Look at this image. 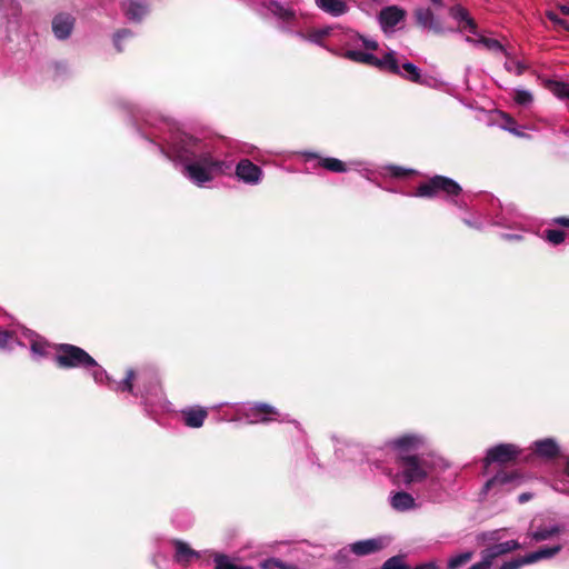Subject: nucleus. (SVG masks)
Here are the masks:
<instances>
[{"instance_id": "de8ad7c7", "label": "nucleus", "mask_w": 569, "mask_h": 569, "mask_svg": "<svg viewBox=\"0 0 569 569\" xmlns=\"http://www.w3.org/2000/svg\"><path fill=\"white\" fill-rule=\"evenodd\" d=\"M362 43V46L367 49H370V50H377L378 48V42L372 40V39H368V38H365L362 36V39L360 41Z\"/></svg>"}, {"instance_id": "423d86ee", "label": "nucleus", "mask_w": 569, "mask_h": 569, "mask_svg": "<svg viewBox=\"0 0 569 569\" xmlns=\"http://www.w3.org/2000/svg\"><path fill=\"white\" fill-rule=\"evenodd\" d=\"M166 123H170L173 127V129L178 130L179 132H182L174 122L168 119H162L157 124H152L150 123V121H147V124L150 126V131L147 133V138L151 142L156 143L158 146L159 151L168 158L167 152L170 150L169 141H172V136Z\"/></svg>"}, {"instance_id": "0eeeda50", "label": "nucleus", "mask_w": 569, "mask_h": 569, "mask_svg": "<svg viewBox=\"0 0 569 569\" xmlns=\"http://www.w3.org/2000/svg\"><path fill=\"white\" fill-rule=\"evenodd\" d=\"M234 176L244 184L257 186L262 181L263 172L259 166L248 159H242L236 164Z\"/></svg>"}, {"instance_id": "69168bd1", "label": "nucleus", "mask_w": 569, "mask_h": 569, "mask_svg": "<svg viewBox=\"0 0 569 569\" xmlns=\"http://www.w3.org/2000/svg\"><path fill=\"white\" fill-rule=\"evenodd\" d=\"M507 238H518L517 236L507 234Z\"/></svg>"}, {"instance_id": "6e6d98bb", "label": "nucleus", "mask_w": 569, "mask_h": 569, "mask_svg": "<svg viewBox=\"0 0 569 569\" xmlns=\"http://www.w3.org/2000/svg\"><path fill=\"white\" fill-rule=\"evenodd\" d=\"M321 37L318 36V33L313 32L311 36H310V40L315 43H318L320 44L321 43Z\"/></svg>"}, {"instance_id": "e433bc0d", "label": "nucleus", "mask_w": 569, "mask_h": 569, "mask_svg": "<svg viewBox=\"0 0 569 569\" xmlns=\"http://www.w3.org/2000/svg\"><path fill=\"white\" fill-rule=\"evenodd\" d=\"M505 69L508 72L521 76L528 69V66L520 60L507 59V61L505 62Z\"/></svg>"}, {"instance_id": "ddd939ff", "label": "nucleus", "mask_w": 569, "mask_h": 569, "mask_svg": "<svg viewBox=\"0 0 569 569\" xmlns=\"http://www.w3.org/2000/svg\"><path fill=\"white\" fill-rule=\"evenodd\" d=\"M385 547V539L381 537L359 540L349 545V550L356 556L362 557L376 553Z\"/></svg>"}, {"instance_id": "393cba45", "label": "nucleus", "mask_w": 569, "mask_h": 569, "mask_svg": "<svg viewBox=\"0 0 569 569\" xmlns=\"http://www.w3.org/2000/svg\"><path fill=\"white\" fill-rule=\"evenodd\" d=\"M536 452L545 458H553L559 452L557 442L552 439H543L535 442Z\"/></svg>"}, {"instance_id": "ea45409f", "label": "nucleus", "mask_w": 569, "mask_h": 569, "mask_svg": "<svg viewBox=\"0 0 569 569\" xmlns=\"http://www.w3.org/2000/svg\"><path fill=\"white\" fill-rule=\"evenodd\" d=\"M133 37V32L129 29H121V30H118L114 34H113V44L116 47V49L120 52L123 50V47H122V41L123 40H127V39H130Z\"/></svg>"}, {"instance_id": "a878e982", "label": "nucleus", "mask_w": 569, "mask_h": 569, "mask_svg": "<svg viewBox=\"0 0 569 569\" xmlns=\"http://www.w3.org/2000/svg\"><path fill=\"white\" fill-rule=\"evenodd\" d=\"M519 548L520 545L517 540H508L501 543H497L490 548H487L485 551L492 560H495L497 557L517 550Z\"/></svg>"}, {"instance_id": "680f3d73", "label": "nucleus", "mask_w": 569, "mask_h": 569, "mask_svg": "<svg viewBox=\"0 0 569 569\" xmlns=\"http://www.w3.org/2000/svg\"><path fill=\"white\" fill-rule=\"evenodd\" d=\"M566 473L569 476V458H568L567 465H566Z\"/></svg>"}, {"instance_id": "774afa93", "label": "nucleus", "mask_w": 569, "mask_h": 569, "mask_svg": "<svg viewBox=\"0 0 569 569\" xmlns=\"http://www.w3.org/2000/svg\"><path fill=\"white\" fill-rule=\"evenodd\" d=\"M567 99L569 100V94H568V98H567Z\"/></svg>"}, {"instance_id": "b1692460", "label": "nucleus", "mask_w": 569, "mask_h": 569, "mask_svg": "<svg viewBox=\"0 0 569 569\" xmlns=\"http://www.w3.org/2000/svg\"><path fill=\"white\" fill-rule=\"evenodd\" d=\"M396 74L415 83H425V80L421 77V70L412 62L400 63V72H397Z\"/></svg>"}, {"instance_id": "13d9d810", "label": "nucleus", "mask_w": 569, "mask_h": 569, "mask_svg": "<svg viewBox=\"0 0 569 569\" xmlns=\"http://www.w3.org/2000/svg\"><path fill=\"white\" fill-rule=\"evenodd\" d=\"M559 10L563 13L569 16V7L568 6H559Z\"/></svg>"}, {"instance_id": "864d4df0", "label": "nucleus", "mask_w": 569, "mask_h": 569, "mask_svg": "<svg viewBox=\"0 0 569 569\" xmlns=\"http://www.w3.org/2000/svg\"><path fill=\"white\" fill-rule=\"evenodd\" d=\"M555 222L565 227H569V218L560 217L555 219Z\"/></svg>"}, {"instance_id": "c9c22d12", "label": "nucleus", "mask_w": 569, "mask_h": 569, "mask_svg": "<svg viewBox=\"0 0 569 569\" xmlns=\"http://www.w3.org/2000/svg\"><path fill=\"white\" fill-rule=\"evenodd\" d=\"M91 369V376L93 378V380L97 382V383H100V385H103V383H110L111 379L110 377L108 376L107 371L96 362V365H92L90 366Z\"/></svg>"}, {"instance_id": "9d476101", "label": "nucleus", "mask_w": 569, "mask_h": 569, "mask_svg": "<svg viewBox=\"0 0 569 569\" xmlns=\"http://www.w3.org/2000/svg\"><path fill=\"white\" fill-rule=\"evenodd\" d=\"M361 63L376 67L390 73L400 72V62L398 61L397 53L393 50L388 51L382 58L365 52Z\"/></svg>"}, {"instance_id": "aec40b11", "label": "nucleus", "mask_w": 569, "mask_h": 569, "mask_svg": "<svg viewBox=\"0 0 569 569\" xmlns=\"http://www.w3.org/2000/svg\"><path fill=\"white\" fill-rule=\"evenodd\" d=\"M181 413L184 425L190 428H200L208 416L207 410L201 407L188 408L182 410Z\"/></svg>"}, {"instance_id": "a18cd8bd", "label": "nucleus", "mask_w": 569, "mask_h": 569, "mask_svg": "<svg viewBox=\"0 0 569 569\" xmlns=\"http://www.w3.org/2000/svg\"><path fill=\"white\" fill-rule=\"evenodd\" d=\"M525 565H528V562L525 561V556H523V557H519V558H516V559L505 562L500 567V569H519Z\"/></svg>"}, {"instance_id": "4c0bfd02", "label": "nucleus", "mask_w": 569, "mask_h": 569, "mask_svg": "<svg viewBox=\"0 0 569 569\" xmlns=\"http://www.w3.org/2000/svg\"><path fill=\"white\" fill-rule=\"evenodd\" d=\"M361 39H362V36L355 31H347V32L340 33V41L343 42L345 46L348 48L359 46Z\"/></svg>"}, {"instance_id": "c756f323", "label": "nucleus", "mask_w": 569, "mask_h": 569, "mask_svg": "<svg viewBox=\"0 0 569 569\" xmlns=\"http://www.w3.org/2000/svg\"><path fill=\"white\" fill-rule=\"evenodd\" d=\"M466 41L469 43H472L473 46L481 44L491 51H499V52L505 51L503 46L496 39H490V38H486V37H479L477 39H473V38L467 37Z\"/></svg>"}, {"instance_id": "e2e57ef3", "label": "nucleus", "mask_w": 569, "mask_h": 569, "mask_svg": "<svg viewBox=\"0 0 569 569\" xmlns=\"http://www.w3.org/2000/svg\"><path fill=\"white\" fill-rule=\"evenodd\" d=\"M287 569H298V568H297V567H295V566H288V565H287Z\"/></svg>"}, {"instance_id": "5701e85b", "label": "nucleus", "mask_w": 569, "mask_h": 569, "mask_svg": "<svg viewBox=\"0 0 569 569\" xmlns=\"http://www.w3.org/2000/svg\"><path fill=\"white\" fill-rule=\"evenodd\" d=\"M561 546L560 545H556L553 547H543V548H540L533 552H530L528 555L525 556V561L528 562V565L530 563H535L537 561H540L542 559H549V558H552L553 556H556L560 550H561Z\"/></svg>"}, {"instance_id": "7c9ffc66", "label": "nucleus", "mask_w": 569, "mask_h": 569, "mask_svg": "<svg viewBox=\"0 0 569 569\" xmlns=\"http://www.w3.org/2000/svg\"><path fill=\"white\" fill-rule=\"evenodd\" d=\"M512 99L515 103L521 107H530L533 103L532 92L522 88L513 89Z\"/></svg>"}, {"instance_id": "6e6552de", "label": "nucleus", "mask_w": 569, "mask_h": 569, "mask_svg": "<svg viewBox=\"0 0 569 569\" xmlns=\"http://www.w3.org/2000/svg\"><path fill=\"white\" fill-rule=\"evenodd\" d=\"M423 445V438L417 435H403L388 443L393 449L399 458V461L403 460V457H413V451Z\"/></svg>"}, {"instance_id": "f8f14e48", "label": "nucleus", "mask_w": 569, "mask_h": 569, "mask_svg": "<svg viewBox=\"0 0 569 569\" xmlns=\"http://www.w3.org/2000/svg\"><path fill=\"white\" fill-rule=\"evenodd\" d=\"M76 19L69 13H59L52 20V31L57 39H68L74 28Z\"/></svg>"}, {"instance_id": "2eb2a0df", "label": "nucleus", "mask_w": 569, "mask_h": 569, "mask_svg": "<svg viewBox=\"0 0 569 569\" xmlns=\"http://www.w3.org/2000/svg\"><path fill=\"white\" fill-rule=\"evenodd\" d=\"M22 340L30 345V350L34 358H41L47 355V342L33 331L21 328Z\"/></svg>"}, {"instance_id": "09e8293b", "label": "nucleus", "mask_w": 569, "mask_h": 569, "mask_svg": "<svg viewBox=\"0 0 569 569\" xmlns=\"http://www.w3.org/2000/svg\"><path fill=\"white\" fill-rule=\"evenodd\" d=\"M502 128H503L505 130L509 131L510 133H512V134L517 136V137H523V136H525V134H523V132H522V131H520V130L518 129V127H517V126H516V127H507V126H502Z\"/></svg>"}, {"instance_id": "1a4fd4ad", "label": "nucleus", "mask_w": 569, "mask_h": 569, "mask_svg": "<svg viewBox=\"0 0 569 569\" xmlns=\"http://www.w3.org/2000/svg\"><path fill=\"white\" fill-rule=\"evenodd\" d=\"M519 453L520 450L517 446L512 443H500L488 449L483 462L486 466L493 462L507 463L515 460Z\"/></svg>"}, {"instance_id": "412c9836", "label": "nucleus", "mask_w": 569, "mask_h": 569, "mask_svg": "<svg viewBox=\"0 0 569 569\" xmlns=\"http://www.w3.org/2000/svg\"><path fill=\"white\" fill-rule=\"evenodd\" d=\"M390 505L397 511H408L416 508L413 497L405 491H398L390 496Z\"/></svg>"}, {"instance_id": "f03ea898", "label": "nucleus", "mask_w": 569, "mask_h": 569, "mask_svg": "<svg viewBox=\"0 0 569 569\" xmlns=\"http://www.w3.org/2000/svg\"><path fill=\"white\" fill-rule=\"evenodd\" d=\"M400 471L395 475V485L411 486L413 483H420L425 481L431 471V465L422 457H403V460L399 461Z\"/></svg>"}, {"instance_id": "338daca9", "label": "nucleus", "mask_w": 569, "mask_h": 569, "mask_svg": "<svg viewBox=\"0 0 569 569\" xmlns=\"http://www.w3.org/2000/svg\"><path fill=\"white\" fill-rule=\"evenodd\" d=\"M307 156L308 157H316V154H313V153H308Z\"/></svg>"}, {"instance_id": "473e14b6", "label": "nucleus", "mask_w": 569, "mask_h": 569, "mask_svg": "<svg viewBox=\"0 0 569 569\" xmlns=\"http://www.w3.org/2000/svg\"><path fill=\"white\" fill-rule=\"evenodd\" d=\"M319 164L320 167L332 172H345L347 170L346 164L337 158H320Z\"/></svg>"}, {"instance_id": "603ef678", "label": "nucleus", "mask_w": 569, "mask_h": 569, "mask_svg": "<svg viewBox=\"0 0 569 569\" xmlns=\"http://www.w3.org/2000/svg\"><path fill=\"white\" fill-rule=\"evenodd\" d=\"M503 119L506 120L503 126L516 127V121L511 117H509L508 114L503 113Z\"/></svg>"}, {"instance_id": "dca6fc26", "label": "nucleus", "mask_w": 569, "mask_h": 569, "mask_svg": "<svg viewBox=\"0 0 569 569\" xmlns=\"http://www.w3.org/2000/svg\"><path fill=\"white\" fill-rule=\"evenodd\" d=\"M172 545L174 547V560L176 562L180 565H188L193 559H198L200 557V553L196 550H193L187 542L182 540H173Z\"/></svg>"}, {"instance_id": "a19ab883", "label": "nucleus", "mask_w": 569, "mask_h": 569, "mask_svg": "<svg viewBox=\"0 0 569 569\" xmlns=\"http://www.w3.org/2000/svg\"><path fill=\"white\" fill-rule=\"evenodd\" d=\"M336 54H338L342 58H346L348 60H351L353 62L361 63L365 52L360 51V50H355V49H347L343 52H336Z\"/></svg>"}, {"instance_id": "bf43d9fd", "label": "nucleus", "mask_w": 569, "mask_h": 569, "mask_svg": "<svg viewBox=\"0 0 569 569\" xmlns=\"http://www.w3.org/2000/svg\"><path fill=\"white\" fill-rule=\"evenodd\" d=\"M431 2H432L436 7H441V6H442V0H431Z\"/></svg>"}, {"instance_id": "72a5a7b5", "label": "nucleus", "mask_w": 569, "mask_h": 569, "mask_svg": "<svg viewBox=\"0 0 569 569\" xmlns=\"http://www.w3.org/2000/svg\"><path fill=\"white\" fill-rule=\"evenodd\" d=\"M473 557V552L471 551H465V552H461V553H458L456 556H452L451 558H449L448 562H447V568L448 569H458L460 567H462L463 565H466L467 562H469Z\"/></svg>"}, {"instance_id": "a211bd4d", "label": "nucleus", "mask_w": 569, "mask_h": 569, "mask_svg": "<svg viewBox=\"0 0 569 569\" xmlns=\"http://www.w3.org/2000/svg\"><path fill=\"white\" fill-rule=\"evenodd\" d=\"M417 22L429 30L441 32L443 30L440 20L433 14L429 8H419L416 10Z\"/></svg>"}, {"instance_id": "37998d69", "label": "nucleus", "mask_w": 569, "mask_h": 569, "mask_svg": "<svg viewBox=\"0 0 569 569\" xmlns=\"http://www.w3.org/2000/svg\"><path fill=\"white\" fill-rule=\"evenodd\" d=\"M492 562L493 560L483 550L481 553V560L479 562L473 563L468 569H490Z\"/></svg>"}, {"instance_id": "f257e3e1", "label": "nucleus", "mask_w": 569, "mask_h": 569, "mask_svg": "<svg viewBox=\"0 0 569 569\" xmlns=\"http://www.w3.org/2000/svg\"><path fill=\"white\" fill-rule=\"evenodd\" d=\"M172 136L168 159L182 166V174L197 187L203 188L212 182L217 176L228 174L232 169V162L221 160L213 154L210 143L201 141L173 129L166 123Z\"/></svg>"}, {"instance_id": "bb28decb", "label": "nucleus", "mask_w": 569, "mask_h": 569, "mask_svg": "<svg viewBox=\"0 0 569 569\" xmlns=\"http://www.w3.org/2000/svg\"><path fill=\"white\" fill-rule=\"evenodd\" d=\"M562 531V527L559 525H552L549 527H540L537 530L529 533L530 538L536 541H545L550 539L551 537L560 533Z\"/></svg>"}, {"instance_id": "5fc2aeb1", "label": "nucleus", "mask_w": 569, "mask_h": 569, "mask_svg": "<svg viewBox=\"0 0 569 569\" xmlns=\"http://www.w3.org/2000/svg\"><path fill=\"white\" fill-rule=\"evenodd\" d=\"M316 33H318L319 37L323 38L330 33V29L329 28L320 29V30L316 31Z\"/></svg>"}, {"instance_id": "79ce46f5", "label": "nucleus", "mask_w": 569, "mask_h": 569, "mask_svg": "<svg viewBox=\"0 0 569 569\" xmlns=\"http://www.w3.org/2000/svg\"><path fill=\"white\" fill-rule=\"evenodd\" d=\"M567 234L561 230H547L546 239L552 244H560L565 241Z\"/></svg>"}, {"instance_id": "20e7f679", "label": "nucleus", "mask_w": 569, "mask_h": 569, "mask_svg": "<svg viewBox=\"0 0 569 569\" xmlns=\"http://www.w3.org/2000/svg\"><path fill=\"white\" fill-rule=\"evenodd\" d=\"M56 362L61 368L88 369L96 365V360L83 349L73 345H60L56 355Z\"/></svg>"}, {"instance_id": "4be33fe9", "label": "nucleus", "mask_w": 569, "mask_h": 569, "mask_svg": "<svg viewBox=\"0 0 569 569\" xmlns=\"http://www.w3.org/2000/svg\"><path fill=\"white\" fill-rule=\"evenodd\" d=\"M450 16L459 23H463V29H468L471 33L476 34L477 26L472 18L469 17L467 10L460 6L450 9Z\"/></svg>"}, {"instance_id": "cd10ccee", "label": "nucleus", "mask_w": 569, "mask_h": 569, "mask_svg": "<svg viewBox=\"0 0 569 569\" xmlns=\"http://www.w3.org/2000/svg\"><path fill=\"white\" fill-rule=\"evenodd\" d=\"M136 378V372L131 369L127 371L126 378L121 381H110L109 388L114 391H129L134 396H138L137 392L133 391V379Z\"/></svg>"}, {"instance_id": "f704fd0d", "label": "nucleus", "mask_w": 569, "mask_h": 569, "mask_svg": "<svg viewBox=\"0 0 569 569\" xmlns=\"http://www.w3.org/2000/svg\"><path fill=\"white\" fill-rule=\"evenodd\" d=\"M214 569H251L249 567L238 566L232 562L229 557L224 555L217 553L213 558Z\"/></svg>"}, {"instance_id": "58836bf2", "label": "nucleus", "mask_w": 569, "mask_h": 569, "mask_svg": "<svg viewBox=\"0 0 569 569\" xmlns=\"http://www.w3.org/2000/svg\"><path fill=\"white\" fill-rule=\"evenodd\" d=\"M263 7L268 13L279 19L281 26L284 17V8L282 4L277 1H270L268 4H263Z\"/></svg>"}, {"instance_id": "052dcab7", "label": "nucleus", "mask_w": 569, "mask_h": 569, "mask_svg": "<svg viewBox=\"0 0 569 569\" xmlns=\"http://www.w3.org/2000/svg\"><path fill=\"white\" fill-rule=\"evenodd\" d=\"M465 223H466V224H468V226H470V227H476V228H478V226L473 224V223H472L471 221H469V220H465Z\"/></svg>"}, {"instance_id": "6ab92c4d", "label": "nucleus", "mask_w": 569, "mask_h": 569, "mask_svg": "<svg viewBox=\"0 0 569 569\" xmlns=\"http://www.w3.org/2000/svg\"><path fill=\"white\" fill-rule=\"evenodd\" d=\"M21 328L19 326L10 330H0V349L12 350L14 345L26 347L21 336Z\"/></svg>"}, {"instance_id": "4468645a", "label": "nucleus", "mask_w": 569, "mask_h": 569, "mask_svg": "<svg viewBox=\"0 0 569 569\" xmlns=\"http://www.w3.org/2000/svg\"><path fill=\"white\" fill-rule=\"evenodd\" d=\"M405 18V11L396 6L380 11L379 22L385 32H392L395 27Z\"/></svg>"}, {"instance_id": "39448f33", "label": "nucleus", "mask_w": 569, "mask_h": 569, "mask_svg": "<svg viewBox=\"0 0 569 569\" xmlns=\"http://www.w3.org/2000/svg\"><path fill=\"white\" fill-rule=\"evenodd\" d=\"M445 193L448 198L453 199L461 192V187L455 180L443 177L435 176L429 181L420 184L416 191L417 197H435L439 193Z\"/></svg>"}, {"instance_id": "49530a36", "label": "nucleus", "mask_w": 569, "mask_h": 569, "mask_svg": "<svg viewBox=\"0 0 569 569\" xmlns=\"http://www.w3.org/2000/svg\"><path fill=\"white\" fill-rule=\"evenodd\" d=\"M546 16L553 23L562 27L566 30H569V24L567 23V21L563 19H560L553 11H547Z\"/></svg>"}, {"instance_id": "f3484780", "label": "nucleus", "mask_w": 569, "mask_h": 569, "mask_svg": "<svg viewBox=\"0 0 569 569\" xmlns=\"http://www.w3.org/2000/svg\"><path fill=\"white\" fill-rule=\"evenodd\" d=\"M316 6L331 17H341L349 11L346 0H315Z\"/></svg>"}, {"instance_id": "0e129e2a", "label": "nucleus", "mask_w": 569, "mask_h": 569, "mask_svg": "<svg viewBox=\"0 0 569 569\" xmlns=\"http://www.w3.org/2000/svg\"><path fill=\"white\" fill-rule=\"evenodd\" d=\"M139 379L146 380V376L144 375H139Z\"/></svg>"}, {"instance_id": "c85d7f7f", "label": "nucleus", "mask_w": 569, "mask_h": 569, "mask_svg": "<svg viewBox=\"0 0 569 569\" xmlns=\"http://www.w3.org/2000/svg\"><path fill=\"white\" fill-rule=\"evenodd\" d=\"M516 479V475L515 473H507V472H499L497 473L495 477H492L491 479H489L483 488H482V492L486 495L495 486H505L511 481H513Z\"/></svg>"}, {"instance_id": "4d7b16f0", "label": "nucleus", "mask_w": 569, "mask_h": 569, "mask_svg": "<svg viewBox=\"0 0 569 569\" xmlns=\"http://www.w3.org/2000/svg\"><path fill=\"white\" fill-rule=\"evenodd\" d=\"M531 498V495L530 493H522L519 496V501L520 502H526L528 501L529 499Z\"/></svg>"}, {"instance_id": "2f4dec72", "label": "nucleus", "mask_w": 569, "mask_h": 569, "mask_svg": "<svg viewBox=\"0 0 569 569\" xmlns=\"http://www.w3.org/2000/svg\"><path fill=\"white\" fill-rule=\"evenodd\" d=\"M548 90L560 100H565L569 96V84L561 81L549 80L547 82Z\"/></svg>"}, {"instance_id": "8fccbe9b", "label": "nucleus", "mask_w": 569, "mask_h": 569, "mask_svg": "<svg viewBox=\"0 0 569 569\" xmlns=\"http://www.w3.org/2000/svg\"><path fill=\"white\" fill-rule=\"evenodd\" d=\"M390 172L395 177H402L406 174V170L400 167H391Z\"/></svg>"}, {"instance_id": "7ed1b4c3", "label": "nucleus", "mask_w": 569, "mask_h": 569, "mask_svg": "<svg viewBox=\"0 0 569 569\" xmlns=\"http://www.w3.org/2000/svg\"><path fill=\"white\" fill-rule=\"evenodd\" d=\"M234 419L249 425L267 423L279 417V412L270 405L263 402H243L234 407Z\"/></svg>"}, {"instance_id": "9b49d317", "label": "nucleus", "mask_w": 569, "mask_h": 569, "mask_svg": "<svg viewBox=\"0 0 569 569\" xmlns=\"http://www.w3.org/2000/svg\"><path fill=\"white\" fill-rule=\"evenodd\" d=\"M120 9L123 17L132 23H140L150 11L148 2L144 0H122Z\"/></svg>"}, {"instance_id": "c03bdc74", "label": "nucleus", "mask_w": 569, "mask_h": 569, "mask_svg": "<svg viewBox=\"0 0 569 569\" xmlns=\"http://www.w3.org/2000/svg\"><path fill=\"white\" fill-rule=\"evenodd\" d=\"M382 569H406V566L400 557H391L383 563Z\"/></svg>"}, {"instance_id": "3c124183", "label": "nucleus", "mask_w": 569, "mask_h": 569, "mask_svg": "<svg viewBox=\"0 0 569 569\" xmlns=\"http://www.w3.org/2000/svg\"><path fill=\"white\" fill-rule=\"evenodd\" d=\"M415 569H438V566L435 561L425 562L417 566Z\"/></svg>"}]
</instances>
